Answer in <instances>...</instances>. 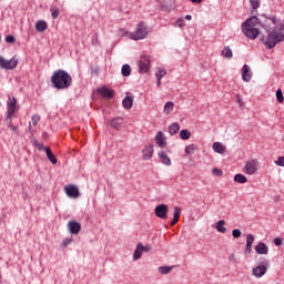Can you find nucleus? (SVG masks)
I'll list each match as a JSON object with an SVG mask.
<instances>
[{
  "label": "nucleus",
  "instance_id": "f257e3e1",
  "mask_svg": "<svg viewBox=\"0 0 284 284\" xmlns=\"http://www.w3.org/2000/svg\"><path fill=\"white\" fill-rule=\"evenodd\" d=\"M257 24L263 28L267 36L261 38L262 43L265 45L266 50H272L284 41V23L280 22L276 16L267 17V14H260L257 17Z\"/></svg>",
  "mask_w": 284,
  "mask_h": 284
},
{
  "label": "nucleus",
  "instance_id": "f03ea898",
  "mask_svg": "<svg viewBox=\"0 0 284 284\" xmlns=\"http://www.w3.org/2000/svg\"><path fill=\"white\" fill-rule=\"evenodd\" d=\"M50 81L55 90H68L72 85V75L60 69L53 72Z\"/></svg>",
  "mask_w": 284,
  "mask_h": 284
},
{
  "label": "nucleus",
  "instance_id": "7ed1b4c3",
  "mask_svg": "<svg viewBox=\"0 0 284 284\" xmlns=\"http://www.w3.org/2000/svg\"><path fill=\"white\" fill-rule=\"evenodd\" d=\"M258 17L253 16L248 18L245 22L242 24V32L247 37V39H256L258 37Z\"/></svg>",
  "mask_w": 284,
  "mask_h": 284
},
{
  "label": "nucleus",
  "instance_id": "20e7f679",
  "mask_svg": "<svg viewBox=\"0 0 284 284\" xmlns=\"http://www.w3.org/2000/svg\"><path fill=\"white\" fill-rule=\"evenodd\" d=\"M119 32L122 37H125V34H129V39H133V41H139V40L143 39V22H140L138 24V29L133 33H128L123 29H120Z\"/></svg>",
  "mask_w": 284,
  "mask_h": 284
},
{
  "label": "nucleus",
  "instance_id": "39448f33",
  "mask_svg": "<svg viewBox=\"0 0 284 284\" xmlns=\"http://www.w3.org/2000/svg\"><path fill=\"white\" fill-rule=\"evenodd\" d=\"M17 65H19V59H17V57H13L10 60H6L0 55V68H2V70H14Z\"/></svg>",
  "mask_w": 284,
  "mask_h": 284
},
{
  "label": "nucleus",
  "instance_id": "423d86ee",
  "mask_svg": "<svg viewBox=\"0 0 284 284\" xmlns=\"http://www.w3.org/2000/svg\"><path fill=\"white\" fill-rule=\"evenodd\" d=\"M168 212H170V206H168V204H159L154 209L155 216L162 221L168 219Z\"/></svg>",
  "mask_w": 284,
  "mask_h": 284
},
{
  "label": "nucleus",
  "instance_id": "0eeeda50",
  "mask_svg": "<svg viewBox=\"0 0 284 284\" xmlns=\"http://www.w3.org/2000/svg\"><path fill=\"white\" fill-rule=\"evenodd\" d=\"M17 112V98H12L8 103H7V118L6 121H10L14 113Z\"/></svg>",
  "mask_w": 284,
  "mask_h": 284
},
{
  "label": "nucleus",
  "instance_id": "6e6552de",
  "mask_svg": "<svg viewBox=\"0 0 284 284\" xmlns=\"http://www.w3.org/2000/svg\"><path fill=\"white\" fill-rule=\"evenodd\" d=\"M64 191L70 199L79 197V187H77V185L74 184H69L64 186Z\"/></svg>",
  "mask_w": 284,
  "mask_h": 284
},
{
  "label": "nucleus",
  "instance_id": "1a4fd4ad",
  "mask_svg": "<svg viewBox=\"0 0 284 284\" xmlns=\"http://www.w3.org/2000/svg\"><path fill=\"white\" fill-rule=\"evenodd\" d=\"M98 94L101 95L102 99H113L114 98V90L108 89V87H103L97 90Z\"/></svg>",
  "mask_w": 284,
  "mask_h": 284
},
{
  "label": "nucleus",
  "instance_id": "9d476101",
  "mask_svg": "<svg viewBox=\"0 0 284 284\" xmlns=\"http://www.w3.org/2000/svg\"><path fill=\"white\" fill-rule=\"evenodd\" d=\"M252 274L256 278H262V276H265V274H267V266H265V265L255 266L252 270Z\"/></svg>",
  "mask_w": 284,
  "mask_h": 284
},
{
  "label": "nucleus",
  "instance_id": "9b49d317",
  "mask_svg": "<svg viewBox=\"0 0 284 284\" xmlns=\"http://www.w3.org/2000/svg\"><path fill=\"white\" fill-rule=\"evenodd\" d=\"M168 138H165V134H163L162 131H159L155 135V143L159 145V148H165L168 145Z\"/></svg>",
  "mask_w": 284,
  "mask_h": 284
},
{
  "label": "nucleus",
  "instance_id": "f8f14e48",
  "mask_svg": "<svg viewBox=\"0 0 284 284\" xmlns=\"http://www.w3.org/2000/svg\"><path fill=\"white\" fill-rule=\"evenodd\" d=\"M68 230L72 234H79V232H81V223H79L77 221H69L68 222Z\"/></svg>",
  "mask_w": 284,
  "mask_h": 284
},
{
  "label": "nucleus",
  "instance_id": "ddd939ff",
  "mask_svg": "<svg viewBox=\"0 0 284 284\" xmlns=\"http://www.w3.org/2000/svg\"><path fill=\"white\" fill-rule=\"evenodd\" d=\"M254 244V235L247 234L246 235V245L244 248L245 254H252V245Z\"/></svg>",
  "mask_w": 284,
  "mask_h": 284
},
{
  "label": "nucleus",
  "instance_id": "4468645a",
  "mask_svg": "<svg viewBox=\"0 0 284 284\" xmlns=\"http://www.w3.org/2000/svg\"><path fill=\"white\" fill-rule=\"evenodd\" d=\"M242 79L246 83H250L252 81V74L250 73V65L244 64L242 68Z\"/></svg>",
  "mask_w": 284,
  "mask_h": 284
},
{
  "label": "nucleus",
  "instance_id": "2eb2a0df",
  "mask_svg": "<svg viewBox=\"0 0 284 284\" xmlns=\"http://www.w3.org/2000/svg\"><path fill=\"white\" fill-rule=\"evenodd\" d=\"M255 252L256 254L260 255H265L270 252V247H267V244L260 242L256 246H255Z\"/></svg>",
  "mask_w": 284,
  "mask_h": 284
},
{
  "label": "nucleus",
  "instance_id": "dca6fc26",
  "mask_svg": "<svg viewBox=\"0 0 284 284\" xmlns=\"http://www.w3.org/2000/svg\"><path fill=\"white\" fill-rule=\"evenodd\" d=\"M36 30L37 32H45L48 30V22L45 20H38L36 22Z\"/></svg>",
  "mask_w": 284,
  "mask_h": 284
},
{
  "label": "nucleus",
  "instance_id": "f3484780",
  "mask_svg": "<svg viewBox=\"0 0 284 284\" xmlns=\"http://www.w3.org/2000/svg\"><path fill=\"white\" fill-rule=\"evenodd\" d=\"M255 172H256V162L255 161L247 162L245 165V173L252 175Z\"/></svg>",
  "mask_w": 284,
  "mask_h": 284
},
{
  "label": "nucleus",
  "instance_id": "a211bd4d",
  "mask_svg": "<svg viewBox=\"0 0 284 284\" xmlns=\"http://www.w3.org/2000/svg\"><path fill=\"white\" fill-rule=\"evenodd\" d=\"M133 103H134V99H132V97H125L122 101V105L124 110H132Z\"/></svg>",
  "mask_w": 284,
  "mask_h": 284
},
{
  "label": "nucleus",
  "instance_id": "6ab92c4d",
  "mask_svg": "<svg viewBox=\"0 0 284 284\" xmlns=\"http://www.w3.org/2000/svg\"><path fill=\"white\" fill-rule=\"evenodd\" d=\"M143 256V243H139L133 254V261H139Z\"/></svg>",
  "mask_w": 284,
  "mask_h": 284
},
{
  "label": "nucleus",
  "instance_id": "aec40b11",
  "mask_svg": "<svg viewBox=\"0 0 284 284\" xmlns=\"http://www.w3.org/2000/svg\"><path fill=\"white\" fill-rule=\"evenodd\" d=\"M212 148L217 154H225V145H223V143L214 142Z\"/></svg>",
  "mask_w": 284,
  "mask_h": 284
},
{
  "label": "nucleus",
  "instance_id": "412c9836",
  "mask_svg": "<svg viewBox=\"0 0 284 284\" xmlns=\"http://www.w3.org/2000/svg\"><path fill=\"white\" fill-rule=\"evenodd\" d=\"M159 156L161 158L163 165H172V160H170V156L165 151H160Z\"/></svg>",
  "mask_w": 284,
  "mask_h": 284
},
{
  "label": "nucleus",
  "instance_id": "4be33fe9",
  "mask_svg": "<svg viewBox=\"0 0 284 284\" xmlns=\"http://www.w3.org/2000/svg\"><path fill=\"white\" fill-rule=\"evenodd\" d=\"M44 151L47 153V159L53 164L57 165V156H54V153H52V150H50L49 146L44 148Z\"/></svg>",
  "mask_w": 284,
  "mask_h": 284
},
{
  "label": "nucleus",
  "instance_id": "5701e85b",
  "mask_svg": "<svg viewBox=\"0 0 284 284\" xmlns=\"http://www.w3.org/2000/svg\"><path fill=\"white\" fill-rule=\"evenodd\" d=\"M179 219H181V207L175 206L174 207V213H173V220L171 221V226L172 227L175 223H179Z\"/></svg>",
  "mask_w": 284,
  "mask_h": 284
},
{
  "label": "nucleus",
  "instance_id": "b1692460",
  "mask_svg": "<svg viewBox=\"0 0 284 284\" xmlns=\"http://www.w3.org/2000/svg\"><path fill=\"white\" fill-rule=\"evenodd\" d=\"M180 130H181V125L176 122H174L169 126V133L171 134V136H174V134H176V132H179Z\"/></svg>",
  "mask_w": 284,
  "mask_h": 284
},
{
  "label": "nucleus",
  "instance_id": "393cba45",
  "mask_svg": "<svg viewBox=\"0 0 284 284\" xmlns=\"http://www.w3.org/2000/svg\"><path fill=\"white\" fill-rule=\"evenodd\" d=\"M222 57H224V59H232V57H234V53L232 52V49L230 47H224L222 51Z\"/></svg>",
  "mask_w": 284,
  "mask_h": 284
},
{
  "label": "nucleus",
  "instance_id": "a878e982",
  "mask_svg": "<svg viewBox=\"0 0 284 284\" xmlns=\"http://www.w3.org/2000/svg\"><path fill=\"white\" fill-rule=\"evenodd\" d=\"M190 136H192V132H190V130L184 129L180 131V138L182 139V141H187Z\"/></svg>",
  "mask_w": 284,
  "mask_h": 284
},
{
  "label": "nucleus",
  "instance_id": "bb28decb",
  "mask_svg": "<svg viewBox=\"0 0 284 284\" xmlns=\"http://www.w3.org/2000/svg\"><path fill=\"white\" fill-rule=\"evenodd\" d=\"M152 154H154V146L150 145L144 150L143 159L149 160L152 156Z\"/></svg>",
  "mask_w": 284,
  "mask_h": 284
},
{
  "label": "nucleus",
  "instance_id": "cd10ccee",
  "mask_svg": "<svg viewBox=\"0 0 284 284\" xmlns=\"http://www.w3.org/2000/svg\"><path fill=\"white\" fill-rule=\"evenodd\" d=\"M225 225V222L223 220H220L217 223H216V230L217 232H221L222 234H225V232H227V229L224 226Z\"/></svg>",
  "mask_w": 284,
  "mask_h": 284
},
{
  "label": "nucleus",
  "instance_id": "c85d7f7f",
  "mask_svg": "<svg viewBox=\"0 0 284 284\" xmlns=\"http://www.w3.org/2000/svg\"><path fill=\"white\" fill-rule=\"evenodd\" d=\"M111 128L113 130H121V118H115L111 121Z\"/></svg>",
  "mask_w": 284,
  "mask_h": 284
},
{
  "label": "nucleus",
  "instance_id": "c756f323",
  "mask_svg": "<svg viewBox=\"0 0 284 284\" xmlns=\"http://www.w3.org/2000/svg\"><path fill=\"white\" fill-rule=\"evenodd\" d=\"M174 110V102L169 101L164 104V114H170Z\"/></svg>",
  "mask_w": 284,
  "mask_h": 284
},
{
  "label": "nucleus",
  "instance_id": "7c9ffc66",
  "mask_svg": "<svg viewBox=\"0 0 284 284\" xmlns=\"http://www.w3.org/2000/svg\"><path fill=\"white\" fill-rule=\"evenodd\" d=\"M235 183H247V178L241 173L235 174L234 176Z\"/></svg>",
  "mask_w": 284,
  "mask_h": 284
},
{
  "label": "nucleus",
  "instance_id": "2f4dec72",
  "mask_svg": "<svg viewBox=\"0 0 284 284\" xmlns=\"http://www.w3.org/2000/svg\"><path fill=\"white\" fill-rule=\"evenodd\" d=\"M132 74V68H130V64L122 65V77H130Z\"/></svg>",
  "mask_w": 284,
  "mask_h": 284
},
{
  "label": "nucleus",
  "instance_id": "473e14b6",
  "mask_svg": "<svg viewBox=\"0 0 284 284\" xmlns=\"http://www.w3.org/2000/svg\"><path fill=\"white\" fill-rule=\"evenodd\" d=\"M196 150H199V146H196V144H190V145L185 146L186 154H194V152H196Z\"/></svg>",
  "mask_w": 284,
  "mask_h": 284
},
{
  "label": "nucleus",
  "instance_id": "72a5a7b5",
  "mask_svg": "<svg viewBox=\"0 0 284 284\" xmlns=\"http://www.w3.org/2000/svg\"><path fill=\"white\" fill-rule=\"evenodd\" d=\"M165 74H168V71L163 68H158V71L155 72V77L156 79H162L163 77H165Z\"/></svg>",
  "mask_w": 284,
  "mask_h": 284
},
{
  "label": "nucleus",
  "instance_id": "f704fd0d",
  "mask_svg": "<svg viewBox=\"0 0 284 284\" xmlns=\"http://www.w3.org/2000/svg\"><path fill=\"white\" fill-rule=\"evenodd\" d=\"M150 58H148L146 55H144V60H143V72H149L150 71Z\"/></svg>",
  "mask_w": 284,
  "mask_h": 284
},
{
  "label": "nucleus",
  "instance_id": "c9c22d12",
  "mask_svg": "<svg viewBox=\"0 0 284 284\" xmlns=\"http://www.w3.org/2000/svg\"><path fill=\"white\" fill-rule=\"evenodd\" d=\"M159 272L160 274H170V272H172V266H160Z\"/></svg>",
  "mask_w": 284,
  "mask_h": 284
},
{
  "label": "nucleus",
  "instance_id": "e433bc0d",
  "mask_svg": "<svg viewBox=\"0 0 284 284\" xmlns=\"http://www.w3.org/2000/svg\"><path fill=\"white\" fill-rule=\"evenodd\" d=\"M250 3L252 6L253 10H258V8L261 7L260 0H250Z\"/></svg>",
  "mask_w": 284,
  "mask_h": 284
},
{
  "label": "nucleus",
  "instance_id": "4c0bfd02",
  "mask_svg": "<svg viewBox=\"0 0 284 284\" xmlns=\"http://www.w3.org/2000/svg\"><path fill=\"white\" fill-rule=\"evenodd\" d=\"M276 100L278 101V103H283L284 101L283 91L281 89H277L276 91Z\"/></svg>",
  "mask_w": 284,
  "mask_h": 284
},
{
  "label": "nucleus",
  "instance_id": "58836bf2",
  "mask_svg": "<svg viewBox=\"0 0 284 284\" xmlns=\"http://www.w3.org/2000/svg\"><path fill=\"white\" fill-rule=\"evenodd\" d=\"M149 34H152V28L144 27L143 28V39H146V37H149Z\"/></svg>",
  "mask_w": 284,
  "mask_h": 284
},
{
  "label": "nucleus",
  "instance_id": "ea45409f",
  "mask_svg": "<svg viewBox=\"0 0 284 284\" xmlns=\"http://www.w3.org/2000/svg\"><path fill=\"white\" fill-rule=\"evenodd\" d=\"M275 165L284 168V156H278L277 160L275 161Z\"/></svg>",
  "mask_w": 284,
  "mask_h": 284
},
{
  "label": "nucleus",
  "instance_id": "a19ab883",
  "mask_svg": "<svg viewBox=\"0 0 284 284\" xmlns=\"http://www.w3.org/2000/svg\"><path fill=\"white\" fill-rule=\"evenodd\" d=\"M232 236H233V239H241V230L234 229L232 231Z\"/></svg>",
  "mask_w": 284,
  "mask_h": 284
},
{
  "label": "nucleus",
  "instance_id": "79ce46f5",
  "mask_svg": "<svg viewBox=\"0 0 284 284\" xmlns=\"http://www.w3.org/2000/svg\"><path fill=\"white\" fill-rule=\"evenodd\" d=\"M31 121H32V125H37V123L41 121V116H39V114H36L31 118Z\"/></svg>",
  "mask_w": 284,
  "mask_h": 284
},
{
  "label": "nucleus",
  "instance_id": "37998d69",
  "mask_svg": "<svg viewBox=\"0 0 284 284\" xmlns=\"http://www.w3.org/2000/svg\"><path fill=\"white\" fill-rule=\"evenodd\" d=\"M183 26H185V21L183 20V18H179L175 22V27L183 28Z\"/></svg>",
  "mask_w": 284,
  "mask_h": 284
},
{
  "label": "nucleus",
  "instance_id": "c03bdc74",
  "mask_svg": "<svg viewBox=\"0 0 284 284\" xmlns=\"http://www.w3.org/2000/svg\"><path fill=\"white\" fill-rule=\"evenodd\" d=\"M8 128H10V130H12V132H17V126L12 125V120L9 119L8 121H6Z\"/></svg>",
  "mask_w": 284,
  "mask_h": 284
},
{
  "label": "nucleus",
  "instance_id": "a18cd8bd",
  "mask_svg": "<svg viewBox=\"0 0 284 284\" xmlns=\"http://www.w3.org/2000/svg\"><path fill=\"white\" fill-rule=\"evenodd\" d=\"M213 174L215 176H221L223 174V170L219 169V168H214L213 169Z\"/></svg>",
  "mask_w": 284,
  "mask_h": 284
},
{
  "label": "nucleus",
  "instance_id": "49530a36",
  "mask_svg": "<svg viewBox=\"0 0 284 284\" xmlns=\"http://www.w3.org/2000/svg\"><path fill=\"white\" fill-rule=\"evenodd\" d=\"M70 243H72L71 239H65L62 241V247H68V245H70Z\"/></svg>",
  "mask_w": 284,
  "mask_h": 284
},
{
  "label": "nucleus",
  "instance_id": "de8ad7c7",
  "mask_svg": "<svg viewBox=\"0 0 284 284\" xmlns=\"http://www.w3.org/2000/svg\"><path fill=\"white\" fill-rule=\"evenodd\" d=\"M274 245H277V246L283 245V240L281 237H275L274 239Z\"/></svg>",
  "mask_w": 284,
  "mask_h": 284
},
{
  "label": "nucleus",
  "instance_id": "09e8293b",
  "mask_svg": "<svg viewBox=\"0 0 284 284\" xmlns=\"http://www.w3.org/2000/svg\"><path fill=\"white\" fill-rule=\"evenodd\" d=\"M6 41L7 43H14V36H7Z\"/></svg>",
  "mask_w": 284,
  "mask_h": 284
},
{
  "label": "nucleus",
  "instance_id": "8fccbe9b",
  "mask_svg": "<svg viewBox=\"0 0 284 284\" xmlns=\"http://www.w3.org/2000/svg\"><path fill=\"white\" fill-rule=\"evenodd\" d=\"M160 10H161L162 12H170V8H169L166 4H161V6H160Z\"/></svg>",
  "mask_w": 284,
  "mask_h": 284
},
{
  "label": "nucleus",
  "instance_id": "3c124183",
  "mask_svg": "<svg viewBox=\"0 0 284 284\" xmlns=\"http://www.w3.org/2000/svg\"><path fill=\"white\" fill-rule=\"evenodd\" d=\"M59 14H60L59 9H55V10L52 11V18L53 19H59Z\"/></svg>",
  "mask_w": 284,
  "mask_h": 284
},
{
  "label": "nucleus",
  "instance_id": "603ef678",
  "mask_svg": "<svg viewBox=\"0 0 284 284\" xmlns=\"http://www.w3.org/2000/svg\"><path fill=\"white\" fill-rule=\"evenodd\" d=\"M34 146L38 149V150H45V148L43 146V144L39 143V142H34Z\"/></svg>",
  "mask_w": 284,
  "mask_h": 284
},
{
  "label": "nucleus",
  "instance_id": "864d4df0",
  "mask_svg": "<svg viewBox=\"0 0 284 284\" xmlns=\"http://www.w3.org/2000/svg\"><path fill=\"white\" fill-rule=\"evenodd\" d=\"M143 252H152V245L146 244L145 246H143Z\"/></svg>",
  "mask_w": 284,
  "mask_h": 284
},
{
  "label": "nucleus",
  "instance_id": "5fc2aeb1",
  "mask_svg": "<svg viewBox=\"0 0 284 284\" xmlns=\"http://www.w3.org/2000/svg\"><path fill=\"white\" fill-rule=\"evenodd\" d=\"M229 261H231V263H236V255L232 254V255L229 257Z\"/></svg>",
  "mask_w": 284,
  "mask_h": 284
},
{
  "label": "nucleus",
  "instance_id": "6e6d98bb",
  "mask_svg": "<svg viewBox=\"0 0 284 284\" xmlns=\"http://www.w3.org/2000/svg\"><path fill=\"white\" fill-rule=\"evenodd\" d=\"M191 3L199 6V3H203V0H189Z\"/></svg>",
  "mask_w": 284,
  "mask_h": 284
},
{
  "label": "nucleus",
  "instance_id": "4d7b16f0",
  "mask_svg": "<svg viewBox=\"0 0 284 284\" xmlns=\"http://www.w3.org/2000/svg\"><path fill=\"white\" fill-rule=\"evenodd\" d=\"M185 19H186V21H192V16L186 14V16H185Z\"/></svg>",
  "mask_w": 284,
  "mask_h": 284
},
{
  "label": "nucleus",
  "instance_id": "13d9d810",
  "mask_svg": "<svg viewBox=\"0 0 284 284\" xmlns=\"http://www.w3.org/2000/svg\"><path fill=\"white\" fill-rule=\"evenodd\" d=\"M139 68H140V72H142L143 71V62L142 61H140Z\"/></svg>",
  "mask_w": 284,
  "mask_h": 284
},
{
  "label": "nucleus",
  "instance_id": "bf43d9fd",
  "mask_svg": "<svg viewBox=\"0 0 284 284\" xmlns=\"http://www.w3.org/2000/svg\"><path fill=\"white\" fill-rule=\"evenodd\" d=\"M156 85H158L159 88H161V79H160V80L158 79Z\"/></svg>",
  "mask_w": 284,
  "mask_h": 284
},
{
  "label": "nucleus",
  "instance_id": "052dcab7",
  "mask_svg": "<svg viewBox=\"0 0 284 284\" xmlns=\"http://www.w3.org/2000/svg\"><path fill=\"white\" fill-rule=\"evenodd\" d=\"M237 102L240 103V105H243V102L241 101V98L237 97Z\"/></svg>",
  "mask_w": 284,
  "mask_h": 284
},
{
  "label": "nucleus",
  "instance_id": "680f3d73",
  "mask_svg": "<svg viewBox=\"0 0 284 284\" xmlns=\"http://www.w3.org/2000/svg\"><path fill=\"white\" fill-rule=\"evenodd\" d=\"M29 130H32V124L29 125Z\"/></svg>",
  "mask_w": 284,
  "mask_h": 284
},
{
  "label": "nucleus",
  "instance_id": "e2e57ef3",
  "mask_svg": "<svg viewBox=\"0 0 284 284\" xmlns=\"http://www.w3.org/2000/svg\"><path fill=\"white\" fill-rule=\"evenodd\" d=\"M0 105H1V102H0Z\"/></svg>",
  "mask_w": 284,
  "mask_h": 284
}]
</instances>
